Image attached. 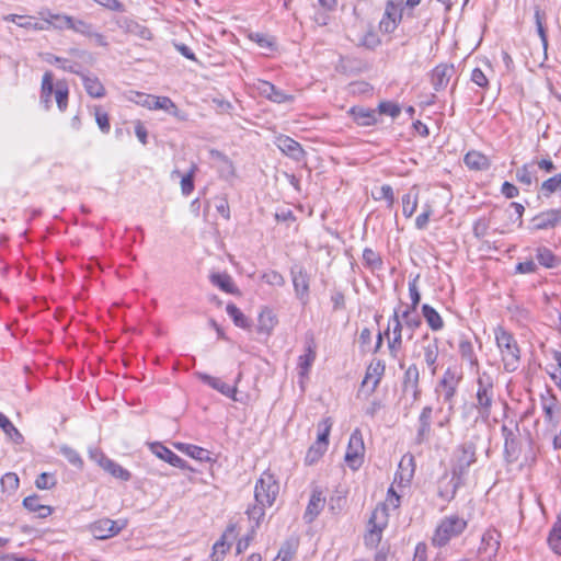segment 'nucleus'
I'll use <instances>...</instances> for the list:
<instances>
[{"instance_id":"6","label":"nucleus","mask_w":561,"mask_h":561,"mask_svg":"<svg viewBox=\"0 0 561 561\" xmlns=\"http://www.w3.org/2000/svg\"><path fill=\"white\" fill-rule=\"evenodd\" d=\"M331 426L332 423L330 419H325L319 424V428H321V431L318 434L317 442L310 446L306 454L305 462L307 465H313L325 453L329 444V434Z\"/></svg>"},{"instance_id":"17","label":"nucleus","mask_w":561,"mask_h":561,"mask_svg":"<svg viewBox=\"0 0 561 561\" xmlns=\"http://www.w3.org/2000/svg\"><path fill=\"white\" fill-rule=\"evenodd\" d=\"M561 225V209H548L531 219V230H547Z\"/></svg>"},{"instance_id":"57","label":"nucleus","mask_w":561,"mask_h":561,"mask_svg":"<svg viewBox=\"0 0 561 561\" xmlns=\"http://www.w3.org/2000/svg\"><path fill=\"white\" fill-rule=\"evenodd\" d=\"M439 388L442 389L444 402L448 404V410L453 411L458 386H437L436 390L438 391Z\"/></svg>"},{"instance_id":"12","label":"nucleus","mask_w":561,"mask_h":561,"mask_svg":"<svg viewBox=\"0 0 561 561\" xmlns=\"http://www.w3.org/2000/svg\"><path fill=\"white\" fill-rule=\"evenodd\" d=\"M540 405L543 412L545 422L556 426L561 411V404L551 389L540 394Z\"/></svg>"},{"instance_id":"33","label":"nucleus","mask_w":561,"mask_h":561,"mask_svg":"<svg viewBox=\"0 0 561 561\" xmlns=\"http://www.w3.org/2000/svg\"><path fill=\"white\" fill-rule=\"evenodd\" d=\"M465 164L476 171L488 170L490 167V160L486 156L479 151H469L463 158Z\"/></svg>"},{"instance_id":"7","label":"nucleus","mask_w":561,"mask_h":561,"mask_svg":"<svg viewBox=\"0 0 561 561\" xmlns=\"http://www.w3.org/2000/svg\"><path fill=\"white\" fill-rule=\"evenodd\" d=\"M364 453L365 446L362 433L359 430H355L350 436L345 453V461L347 466L353 470H357L363 463Z\"/></svg>"},{"instance_id":"55","label":"nucleus","mask_w":561,"mask_h":561,"mask_svg":"<svg viewBox=\"0 0 561 561\" xmlns=\"http://www.w3.org/2000/svg\"><path fill=\"white\" fill-rule=\"evenodd\" d=\"M69 30H72L76 33L89 37L90 35H92L94 27L91 23L84 20L73 18Z\"/></svg>"},{"instance_id":"48","label":"nucleus","mask_w":561,"mask_h":561,"mask_svg":"<svg viewBox=\"0 0 561 561\" xmlns=\"http://www.w3.org/2000/svg\"><path fill=\"white\" fill-rule=\"evenodd\" d=\"M211 156L216 157L220 162L219 173L221 176L228 179L234 174L233 164L225 154L217 150H213Z\"/></svg>"},{"instance_id":"23","label":"nucleus","mask_w":561,"mask_h":561,"mask_svg":"<svg viewBox=\"0 0 561 561\" xmlns=\"http://www.w3.org/2000/svg\"><path fill=\"white\" fill-rule=\"evenodd\" d=\"M150 450L160 459L167 461L173 467L184 469L185 460L173 453L171 449L162 445L161 443L150 444Z\"/></svg>"},{"instance_id":"35","label":"nucleus","mask_w":561,"mask_h":561,"mask_svg":"<svg viewBox=\"0 0 561 561\" xmlns=\"http://www.w3.org/2000/svg\"><path fill=\"white\" fill-rule=\"evenodd\" d=\"M422 314L432 331H440L444 328L443 318L432 306L424 304Z\"/></svg>"},{"instance_id":"28","label":"nucleus","mask_w":561,"mask_h":561,"mask_svg":"<svg viewBox=\"0 0 561 561\" xmlns=\"http://www.w3.org/2000/svg\"><path fill=\"white\" fill-rule=\"evenodd\" d=\"M350 114L353 117L354 122L359 126H373L377 123L376 111L371 108H366L363 106H353L350 110Z\"/></svg>"},{"instance_id":"50","label":"nucleus","mask_w":561,"mask_h":561,"mask_svg":"<svg viewBox=\"0 0 561 561\" xmlns=\"http://www.w3.org/2000/svg\"><path fill=\"white\" fill-rule=\"evenodd\" d=\"M271 506L272 505H262V504L255 502V504H253L252 506H250L247 510V514L249 516V519L254 522V525L252 526V527H254V529L260 526V522L265 516V508L266 507H271Z\"/></svg>"},{"instance_id":"42","label":"nucleus","mask_w":561,"mask_h":561,"mask_svg":"<svg viewBox=\"0 0 561 561\" xmlns=\"http://www.w3.org/2000/svg\"><path fill=\"white\" fill-rule=\"evenodd\" d=\"M462 380V371L458 367H448L438 386H459Z\"/></svg>"},{"instance_id":"4","label":"nucleus","mask_w":561,"mask_h":561,"mask_svg":"<svg viewBox=\"0 0 561 561\" xmlns=\"http://www.w3.org/2000/svg\"><path fill=\"white\" fill-rule=\"evenodd\" d=\"M468 522L456 514L445 516L437 525L432 542L436 547L446 546L453 538L460 536L467 528Z\"/></svg>"},{"instance_id":"40","label":"nucleus","mask_w":561,"mask_h":561,"mask_svg":"<svg viewBox=\"0 0 561 561\" xmlns=\"http://www.w3.org/2000/svg\"><path fill=\"white\" fill-rule=\"evenodd\" d=\"M0 427L3 432L16 444L23 443V435L19 432V430L12 424V422L0 412Z\"/></svg>"},{"instance_id":"31","label":"nucleus","mask_w":561,"mask_h":561,"mask_svg":"<svg viewBox=\"0 0 561 561\" xmlns=\"http://www.w3.org/2000/svg\"><path fill=\"white\" fill-rule=\"evenodd\" d=\"M458 352L462 360L468 362L471 368L479 369V359L476 355L473 344L468 339H461L458 345Z\"/></svg>"},{"instance_id":"27","label":"nucleus","mask_w":561,"mask_h":561,"mask_svg":"<svg viewBox=\"0 0 561 561\" xmlns=\"http://www.w3.org/2000/svg\"><path fill=\"white\" fill-rule=\"evenodd\" d=\"M454 73V67L448 65H438L432 71V84L436 91L447 87L450 77Z\"/></svg>"},{"instance_id":"36","label":"nucleus","mask_w":561,"mask_h":561,"mask_svg":"<svg viewBox=\"0 0 561 561\" xmlns=\"http://www.w3.org/2000/svg\"><path fill=\"white\" fill-rule=\"evenodd\" d=\"M276 323L277 319L273 311L268 308H264L259 314L257 331L260 333L270 334Z\"/></svg>"},{"instance_id":"58","label":"nucleus","mask_w":561,"mask_h":561,"mask_svg":"<svg viewBox=\"0 0 561 561\" xmlns=\"http://www.w3.org/2000/svg\"><path fill=\"white\" fill-rule=\"evenodd\" d=\"M56 483L57 481L54 474L47 472L41 473L35 480L36 488L41 490H50Z\"/></svg>"},{"instance_id":"3","label":"nucleus","mask_w":561,"mask_h":561,"mask_svg":"<svg viewBox=\"0 0 561 561\" xmlns=\"http://www.w3.org/2000/svg\"><path fill=\"white\" fill-rule=\"evenodd\" d=\"M494 382L488 373H482L477 378V392L474 409L483 423L489 422L494 402Z\"/></svg>"},{"instance_id":"16","label":"nucleus","mask_w":561,"mask_h":561,"mask_svg":"<svg viewBox=\"0 0 561 561\" xmlns=\"http://www.w3.org/2000/svg\"><path fill=\"white\" fill-rule=\"evenodd\" d=\"M275 145L284 154L297 162L302 161L306 156V151L301 145L289 136H277L275 138Z\"/></svg>"},{"instance_id":"39","label":"nucleus","mask_w":561,"mask_h":561,"mask_svg":"<svg viewBox=\"0 0 561 561\" xmlns=\"http://www.w3.org/2000/svg\"><path fill=\"white\" fill-rule=\"evenodd\" d=\"M419 204V193L411 190L402 196V213L407 218L413 216Z\"/></svg>"},{"instance_id":"2","label":"nucleus","mask_w":561,"mask_h":561,"mask_svg":"<svg viewBox=\"0 0 561 561\" xmlns=\"http://www.w3.org/2000/svg\"><path fill=\"white\" fill-rule=\"evenodd\" d=\"M493 332L504 370L516 371L520 366L522 351L515 336L502 325L494 328Z\"/></svg>"},{"instance_id":"14","label":"nucleus","mask_w":561,"mask_h":561,"mask_svg":"<svg viewBox=\"0 0 561 561\" xmlns=\"http://www.w3.org/2000/svg\"><path fill=\"white\" fill-rule=\"evenodd\" d=\"M317 357V343L311 332L305 336V354L298 357V369L301 377L308 376Z\"/></svg>"},{"instance_id":"63","label":"nucleus","mask_w":561,"mask_h":561,"mask_svg":"<svg viewBox=\"0 0 561 561\" xmlns=\"http://www.w3.org/2000/svg\"><path fill=\"white\" fill-rule=\"evenodd\" d=\"M516 179L519 183L530 186L534 182V175L529 171L528 165L524 164L522 168L516 171Z\"/></svg>"},{"instance_id":"25","label":"nucleus","mask_w":561,"mask_h":561,"mask_svg":"<svg viewBox=\"0 0 561 561\" xmlns=\"http://www.w3.org/2000/svg\"><path fill=\"white\" fill-rule=\"evenodd\" d=\"M432 414L433 408L431 405H426L422 409L419 416V428L416 433L415 440L417 444H422L426 442L431 434V423H432Z\"/></svg>"},{"instance_id":"18","label":"nucleus","mask_w":561,"mask_h":561,"mask_svg":"<svg viewBox=\"0 0 561 561\" xmlns=\"http://www.w3.org/2000/svg\"><path fill=\"white\" fill-rule=\"evenodd\" d=\"M255 87L262 96L274 103L282 104L294 101L293 95L285 93L283 90L278 89L268 81L259 80Z\"/></svg>"},{"instance_id":"26","label":"nucleus","mask_w":561,"mask_h":561,"mask_svg":"<svg viewBox=\"0 0 561 561\" xmlns=\"http://www.w3.org/2000/svg\"><path fill=\"white\" fill-rule=\"evenodd\" d=\"M198 377L203 382L207 383L213 389L219 391L221 394H224L234 401L237 400V398H236L237 386L236 385L229 386L228 383L222 381L220 378L213 377L207 374H198Z\"/></svg>"},{"instance_id":"46","label":"nucleus","mask_w":561,"mask_h":561,"mask_svg":"<svg viewBox=\"0 0 561 561\" xmlns=\"http://www.w3.org/2000/svg\"><path fill=\"white\" fill-rule=\"evenodd\" d=\"M414 312L415 311H412L411 309H407L401 314V318L404 321L405 328L411 331L408 336L409 339H412L414 331L416 329H419L420 325L422 324L420 316Z\"/></svg>"},{"instance_id":"34","label":"nucleus","mask_w":561,"mask_h":561,"mask_svg":"<svg viewBox=\"0 0 561 561\" xmlns=\"http://www.w3.org/2000/svg\"><path fill=\"white\" fill-rule=\"evenodd\" d=\"M500 535L495 530H488L482 536L481 547L479 551L484 550L488 553V558L494 557L500 548L499 541Z\"/></svg>"},{"instance_id":"56","label":"nucleus","mask_w":561,"mask_h":561,"mask_svg":"<svg viewBox=\"0 0 561 561\" xmlns=\"http://www.w3.org/2000/svg\"><path fill=\"white\" fill-rule=\"evenodd\" d=\"M196 169V165H193L187 174H185L181 180V191L185 196L190 195L194 191V175Z\"/></svg>"},{"instance_id":"20","label":"nucleus","mask_w":561,"mask_h":561,"mask_svg":"<svg viewBox=\"0 0 561 561\" xmlns=\"http://www.w3.org/2000/svg\"><path fill=\"white\" fill-rule=\"evenodd\" d=\"M389 324H393L392 328V339L388 340V347L391 357L396 358L402 347V330L403 325L400 320V316L398 310H394L393 316L391 317Z\"/></svg>"},{"instance_id":"60","label":"nucleus","mask_w":561,"mask_h":561,"mask_svg":"<svg viewBox=\"0 0 561 561\" xmlns=\"http://www.w3.org/2000/svg\"><path fill=\"white\" fill-rule=\"evenodd\" d=\"M95 121L102 133L107 134L111 125L107 113L103 112L100 106L94 107Z\"/></svg>"},{"instance_id":"5","label":"nucleus","mask_w":561,"mask_h":561,"mask_svg":"<svg viewBox=\"0 0 561 561\" xmlns=\"http://www.w3.org/2000/svg\"><path fill=\"white\" fill-rule=\"evenodd\" d=\"M279 491L276 479L268 471H264L255 483L254 501L262 505H273Z\"/></svg>"},{"instance_id":"10","label":"nucleus","mask_w":561,"mask_h":561,"mask_svg":"<svg viewBox=\"0 0 561 561\" xmlns=\"http://www.w3.org/2000/svg\"><path fill=\"white\" fill-rule=\"evenodd\" d=\"M403 0H388L385 14L379 23V27L385 33H392L402 19Z\"/></svg>"},{"instance_id":"37","label":"nucleus","mask_w":561,"mask_h":561,"mask_svg":"<svg viewBox=\"0 0 561 561\" xmlns=\"http://www.w3.org/2000/svg\"><path fill=\"white\" fill-rule=\"evenodd\" d=\"M87 93L91 98L100 99L105 95V88L98 77L81 75Z\"/></svg>"},{"instance_id":"13","label":"nucleus","mask_w":561,"mask_h":561,"mask_svg":"<svg viewBox=\"0 0 561 561\" xmlns=\"http://www.w3.org/2000/svg\"><path fill=\"white\" fill-rule=\"evenodd\" d=\"M291 280L296 297L306 304L309 298L310 276L302 266H293L290 270Z\"/></svg>"},{"instance_id":"29","label":"nucleus","mask_w":561,"mask_h":561,"mask_svg":"<svg viewBox=\"0 0 561 561\" xmlns=\"http://www.w3.org/2000/svg\"><path fill=\"white\" fill-rule=\"evenodd\" d=\"M209 279L214 286L227 294L240 295L239 288L236 286L232 277L228 273H213Z\"/></svg>"},{"instance_id":"38","label":"nucleus","mask_w":561,"mask_h":561,"mask_svg":"<svg viewBox=\"0 0 561 561\" xmlns=\"http://www.w3.org/2000/svg\"><path fill=\"white\" fill-rule=\"evenodd\" d=\"M536 259L540 265L547 268H554L560 264V259L546 247H540L537 249Z\"/></svg>"},{"instance_id":"15","label":"nucleus","mask_w":561,"mask_h":561,"mask_svg":"<svg viewBox=\"0 0 561 561\" xmlns=\"http://www.w3.org/2000/svg\"><path fill=\"white\" fill-rule=\"evenodd\" d=\"M403 393L412 396L413 401H417L421 397L420 388V369L416 364H411L404 371L402 380Z\"/></svg>"},{"instance_id":"51","label":"nucleus","mask_w":561,"mask_h":561,"mask_svg":"<svg viewBox=\"0 0 561 561\" xmlns=\"http://www.w3.org/2000/svg\"><path fill=\"white\" fill-rule=\"evenodd\" d=\"M377 111L379 114L388 115L392 118H396L401 113V106L391 101H382L378 104Z\"/></svg>"},{"instance_id":"9","label":"nucleus","mask_w":561,"mask_h":561,"mask_svg":"<svg viewBox=\"0 0 561 561\" xmlns=\"http://www.w3.org/2000/svg\"><path fill=\"white\" fill-rule=\"evenodd\" d=\"M518 424H515L514 428L503 424L501 433L504 438V456L507 462H515L520 455V444L518 439Z\"/></svg>"},{"instance_id":"21","label":"nucleus","mask_w":561,"mask_h":561,"mask_svg":"<svg viewBox=\"0 0 561 561\" xmlns=\"http://www.w3.org/2000/svg\"><path fill=\"white\" fill-rule=\"evenodd\" d=\"M325 505V496L320 489H314L311 493L309 503L307 505L304 519L306 523H312L322 512Z\"/></svg>"},{"instance_id":"61","label":"nucleus","mask_w":561,"mask_h":561,"mask_svg":"<svg viewBox=\"0 0 561 561\" xmlns=\"http://www.w3.org/2000/svg\"><path fill=\"white\" fill-rule=\"evenodd\" d=\"M262 279L266 284H268L271 286H276V287H282L285 284V279H284L283 275L280 273H278L277 271L265 272L262 275Z\"/></svg>"},{"instance_id":"62","label":"nucleus","mask_w":561,"mask_h":561,"mask_svg":"<svg viewBox=\"0 0 561 561\" xmlns=\"http://www.w3.org/2000/svg\"><path fill=\"white\" fill-rule=\"evenodd\" d=\"M380 43L381 42H380L378 34L374 31H368L362 37V41H360V44L368 49H375L376 47H378L380 45Z\"/></svg>"},{"instance_id":"53","label":"nucleus","mask_w":561,"mask_h":561,"mask_svg":"<svg viewBox=\"0 0 561 561\" xmlns=\"http://www.w3.org/2000/svg\"><path fill=\"white\" fill-rule=\"evenodd\" d=\"M185 453L191 456L192 458L199 460V461H210L211 460V454L209 450L195 446V445H186L185 446Z\"/></svg>"},{"instance_id":"8","label":"nucleus","mask_w":561,"mask_h":561,"mask_svg":"<svg viewBox=\"0 0 561 561\" xmlns=\"http://www.w3.org/2000/svg\"><path fill=\"white\" fill-rule=\"evenodd\" d=\"M386 505L378 504L373 511L368 522V535L366 540L371 543H378L381 540V533L388 525V512Z\"/></svg>"},{"instance_id":"1","label":"nucleus","mask_w":561,"mask_h":561,"mask_svg":"<svg viewBox=\"0 0 561 561\" xmlns=\"http://www.w3.org/2000/svg\"><path fill=\"white\" fill-rule=\"evenodd\" d=\"M479 439L480 437L474 435L455 447L450 460L451 478L445 488L442 485L438 488V496L443 500L451 501L457 490L467 484L469 469L478 460L477 446Z\"/></svg>"},{"instance_id":"59","label":"nucleus","mask_w":561,"mask_h":561,"mask_svg":"<svg viewBox=\"0 0 561 561\" xmlns=\"http://www.w3.org/2000/svg\"><path fill=\"white\" fill-rule=\"evenodd\" d=\"M3 20L7 22L15 23L18 26L25 30H31V23L34 19L28 15L8 14L3 16Z\"/></svg>"},{"instance_id":"64","label":"nucleus","mask_w":561,"mask_h":561,"mask_svg":"<svg viewBox=\"0 0 561 561\" xmlns=\"http://www.w3.org/2000/svg\"><path fill=\"white\" fill-rule=\"evenodd\" d=\"M547 545L554 554L561 557V535L549 531Z\"/></svg>"},{"instance_id":"52","label":"nucleus","mask_w":561,"mask_h":561,"mask_svg":"<svg viewBox=\"0 0 561 561\" xmlns=\"http://www.w3.org/2000/svg\"><path fill=\"white\" fill-rule=\"evenodd\" d=\"M1 486L4 492H15L20 485V479L16 473L8 472L1 478Z\"/></svg>"},{"instance_id":"54","label":"nucleus","mask_w":561,"mask_h":561,"mask_svg":"<svg viewBox=\"0 0 561 561\" xmlns=\"http://www.w3.org/2000/svg\"><path fill=\"white\" fill-rule=\"evenodd\" d=\"M561 187V173H558L541 184V192L545 196H549Z\"/></svg>"},{"instance_id":"32","label":"nucleus","mask_w":561,"mask_h":561,"mask_svg":"<svg viewBox=\"0 0 561 561\" xmlns=\"http://www.w3.org/2000/svg\"><path fill=\"white\" fill-rule=\"evenodd\" d=\"M23 506L30 511V512H33V513H36L37 514V517L39 518H46L48 517L53 510L50 506H47V505H43L39 503V496L36 495V494H33V495H30V496H26L24 500H23Z\"/></svg>"},{"instance_id":"41","label":"nucleus","mask_w":561,"mask_h":561,"mask_svg":"<svg viewBox=\"0 0 561 561\" xmlns=\"http://www.w3.org/2000/svg\"><path fill=\"white\" fill-rule=\"evenodd\" d=\"M55 100L60 112H65L68 105L69 89L65 81H57L55 87Z\"/></svg>"},{"instance_id":"30","label":"nucleus","mask_w":561,"mask_h":561,"mask_svg":"<svg viewBox=\"0 0 561 561\" xmlns=\"http://www.w3.org/2000/svg\"><path fill=\"white\" fill-rule=\"evenodd\" d=\"M54 76L50 71H46L42 79L41 87V103L44 104L46 110L50 108L51 95L55 93Z\"/></svg>"},{"instance_id":"43","label":"nucleus","mask_w":561,"mask_h":561,"mask_svg":"<svg viewBox=\"0 0 561 561\" xmlns=\"http://www.w3.org/2000/svg\"><path fill=\"white\" fill-rule=\"evenodd\" d=\"M227 313L232 318L234 324L242 329L250 328V320L243 314V312L234 305L228 304L226 307Z\"/></svg>"},{"instance_id":"47","label":"nucleus","mask_w":561,"mask_h":561,"mask_svg":"<svg viewBox=\"0 0 561 561\" xmlns=\"http://www.w3.org/2000/svg\"><path fill=\"white\" fill-rule=\"evenodd\" d=\"M152 110H163L174 116H179V108L169 96H154Z\"/></svg>"},{"instance_id":"22","label":"nucleus","mask_w":561,"mask_h":561,"mask_svg":"<svg viewBox=\"0 0 561 561\" xmlns=\"http://www.w3.org/2000/svg\"><path fill=\"white\" fill-rule=\"evenodd\" d=\"M385 369L386 365L382 360H373L366 369V374L362 382V386L365 387L371 383L370 391L374 392L380 383V380L385 374Z\"/></svg>"},{"instance_id":"44","label":"nucleus","mask_w":561,"mask_h":561,"mask_svg":"<svg viewBox=\"0 0 561 561\" xmlns=\"http://www.w3.org/2000/svg\"><path fill=\"white\" fill-rule=\"evenodd\" d=\"M298 541L290 539L283 543L274 561H291L296 553Z\"/></svg>"},{"instance_id":"11","label":"nucleus","mask_w":561,"mask_h":561,"mask_svg":"<svg viewBox=\"0 0 561 561\" xmlns=\"http://www.w3.org/2000/svg\"><path fill=\"white\" fill-rule=\"evenodd\" d=\"M423 359L427 367L431 370L432 376H435L437 373V359L439 355V344L437 337H430L428 334H425L421 340V353Z\"/></svg>"},{"instance_id":"49","label":"nucleus","mask_w":561,"mask_h":561,"mask_svg":"<svg viewBox=\"0 0 561 561\" xmlns=\"http://www.w3.org/2000/svg\"><path fill=\"white\" fill-rule=\"evenodd\" d=\"M59 453L76 468L83 467V460L79 453L70 446L62 445L59 447Z\"/></svg>"},{"instance_id":"19","label":"nucleus","mask_w":561,"mask_h":561,"mask_svg":"<svg viewBox=\"0 0 561 561\" xmlns=\"http://www.w3.org/2000/svg\"><path fill=\"white\" fill-rule=\"evenodd\" d=\"M122 530V527L118 526L117 522L102 518L94 522L91 525V533L96 539H107L115 535H117Z\"/></svg>"},{"instance_id":"24","label":"nucleus","mask_w":561,"mask_h":561,"mask_svg":"<svg viewBox=\"0 0 561 561\" xmlns=\"http://www.w3.org/2000/svg\"><path fill=\"white\" fill-rule=\"evenodd\" d=\"M99 465L106 472L122 481L130 480L131 473L127 469L123 468L119 463L115 462L114 460L107 458L103 453H99Z\"/></svg>"},{"instance_id":"45","label":"nucleus","mask_w":561,"mask_h":561,"mask_svg":"<svg viewBox=\"0 0 561 561\" xmlns=\"http://www.w3.org/2000/svg\"><path fill=\"white\" fill-rule=\"evenodd\" d=\"M363 261L366 267L375 271L382 267L381 256L370 248H365L363 251Z\"/></svg>"}]
</instances>
